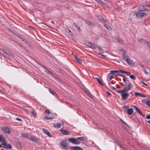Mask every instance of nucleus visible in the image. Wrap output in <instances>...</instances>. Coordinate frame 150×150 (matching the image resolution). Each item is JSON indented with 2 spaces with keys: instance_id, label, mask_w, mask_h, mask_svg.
I'll list each match as a JSON object with an SVG mask.
<instances>
[{
  "instance_id": "052dcab7",
  "label": "nucleus",
  "mask_w": 150,
  "mask_h": 150,
  "mask_svg": "<svg viewBox=\"0 0 150 150\" xmlns=\"http://www.w3.org/2000/svg\"><path fill=\"white\" fill-rule=\"evenodd\" d=\"M146 118L147 119H150V115H147L146 117Z\"/></svg>"
},
{
  "instance_id": "412c9836",
  "label": "nucleus",
  "mask_w": 150,
  "mask_h": 150,
  "mask_svg": "<svg viewBox=\"0 0 150 150\" xmlns=\"http://www.w3.org/2000/svg\"><path fill=\"white\" fill-rule=\"evenodd\" d=\"M0 142H2V144L3 145V146H6V144L5 142V139L4 137H3L1 140H0Z\"/></svg>"
},
{
  "instance_id": "338daca9",
  "label": "nucleus",
  "mask_w": 150,
  "mask_h": 150,
  "mask_svg": "<svg viewBox=\"0 0 150 150\" xmlns=\"http://www.w3.org/2000/svg\"><path fill=\"white\" fill-rule=\"evenodd\" d=\"M147 123L150 124V120L146 121Z\"/></svg>"
},
{
  "instance_id": "473e14b6",
  "label": "nucleus",
  "mask_w": 150,
  "mask_h": 150,
  "mask_svg": "<svg viewBox=\"0 0 150 150\" xmlns=\"http://www.w3.org/2000/svg\"><path fill=\"white\" fill-rule=\"evenodd\" d=\"M48 90L51 94L54 96L55 95V94H56V93L54 91L51 90L50 88L48 89Z\"/></svg>"
},
{
  "instance_id": "393cba45",
  "label": "nucleus",
  "mask_w": 150,
  "mask_h": 150,
  "mask_svg": "<svg viewBox=\"0 0 150 150\" xmlns=\"http://www.w3.org/2000/svg\"><path fill=\"white\" fill-rule=\"evenodd\" d=\"M3 147L6 149H10L11 148V145L10 144H6V146H3Z\"/></svg>"
},
{
  "instance_id": "c9c22d12",
  "label": "nucleus",
  "mask_w": 150,
  "mask_h": 150,
  "mask_svg": "<svg viewBox=\"0 0 150 150\" xmlns=\"http://www.w3.org/2000/svg\"><path fill=\"white\" fill-rule=\"evenodd\" d=\"M145 103L148 106L150 107V100H147L146 102H145Z\"/></svg>"
},
{
  "instance_id": "864d4df0",
  "label": "nucleus",
  "mask_w": 150,
  "mask_h": 150,
  "mask_svg": "<svg viewBox=\"0 0 150 150\" xmlns=\"http://www.w3.org/2000/svg\"><path fill=\"white\" fill-rule=\"evenodd\" d=\"M8 55L11 56V57H13V54H12L9 51H8Z\"/></svg>"
},
{
  "instance_id": "6e6d98bb",
  "label": "nucleus",
  "mask_w": 150,
  "mask_h": 150,
  "mask_svg": "<svg viewBox=\"0 0 150 150\" xmlns=\"http://www.w3.org/2000/svg\"><path fill=\"white\" fill-rule=\"evenodd\" d=\"M123 82L124 83H125L126 82V77H125V78H123Z\"/></svg>"
},
{
  "instance_id": "c756f323",
  "label": "nucleus",
  "mask_w": 150,
  "mask_h": 150,
  "mask_svg": "<svg viewBox=\"0 0 150 150\" xmlns=\"http://www.w3.org/2000/svg\"><path fill=\"white\" fill-rule=\"evenodd\" d=\"M21 136L25 138H28V136L27 134L25 133H22L21 134Z\"/></svg>"
},
{
  "instance_id": "3c124183",
  "label": "nucleus",
  "mask_w": 150,
  "mask_h": 150,
  "mask_svg": "<svg viewBox=\"0 0 150 150\" xmlns=\"http://www.w3.org/2000/svg\"><path fill=\"white\" fill-rule=\"evenodd\" d=\"M119 146L120 147V148H122V150H127L125 149L121 145H119Z\"/></svg>"
},
{
  "instance_id": "ddd939ff",
  "label": "nucleus",
  "mask_w": 150,
  "mask_h": 150,
  "mask_svg": "<svg viewBox=\"0 0 150 150\" xmlns=\"http://www.w3.org/2000/svg\"><path fill=\"white\" fill-rule=\"evenodd\" d=\"M61 145L64 148H66L67 146V144L65 140H63L61 143Z\"/></svg>"
},
{
  "instance_id": "8fccbe9b",
  "label": "nucleus",
  "mask_w": 150,
  "mask_h": 150,
  "mask_svg": "<svg viewBox=\"0 0 150 150\" xmlns=\"http://www.w3.org/2000/svg\"><path fill=\"white\" fill-rule=\"evenodd\" d=\"M116 91L118 93H124V91H123V90L121 91L117 90Z\"/></svg>"
},
{
  "instance_id": "4be33fe9",
  "label": "nucleus",
  "mask_w": 150,
  "mask_h": 150,
  "mask_svg": "<svg viewBox=\"0 0 150 150\" xmlns=\"http://www.w3.org/2000/svg\"><path fill=\"white\" fill-rule=\"evenodd\" d=\"M71 148L74 150H83L82 148L78 146H72Z\"/></svg>"
},
{
  "instance_id": "4c0bfd02",
  "label": "nucleus",
  "mask_w": 150,
  "mask_h": 150,
  "mask_svg": "<svg viewBox=\"0 0 150 150\" xmlns=\"http://www.w3.org/2000/svg\"><path fill=\"white\" fill-rule=\"evenodd\" d=\"M97 48L98 49L100 52H103V49L101 47H100L99 46H98L97 47Z\"/></svg>"
},
{
  "instance_id": "f257e3e1",
  "label": "nucleus",
  "mask_w": 150,
  "mask_h": 150,
  "mask_svg": "<svg viewBox=\"0 0 150 150\" xmlns=\"http://www.w3.org/2000/svg\"><path fill=\"white\" fill-rule=\"evenodd\" d=\"M142 11L138 10L136 13V16L137 18H140L146 15L145 13L143 12Z\"/></svg>"
},
{
  "instance_id": "79ce46f5",
  "label": "nucleus",
  "mask_w": 150,
  "mask_h": 150,
  "mask_svg": "<svg viewBox=\"0 0 150 150\" xmlns=\"http://www.w3.org/2000/svg\"><path fill=\"white\" fill-rule=\"evenodd\" d=\"M126 71H123L122 70H119V73H121L122 74H125Z\"/></svg>"
},
{
  "instance_id": "7ed1b4c3",
  "label": "nucleus",
  "mask_w": 150,
  "mask_h": 150,
  "mask_svg": "<svg viewBox=\"0 0 150 150\" xmlns=\"http://www.w3.org/2000/svg\"><path fill=\"white\" fill-rule=\"evenodd\" d=\"M132 87V85L129 82L127 86L126 87H124L123 90V91H124V93L127 92L129 90L131 89V88Z\"/></svg>"
},
{
  "instance_id": "4468645a",
  "label": "nucleus",
  "mask_w": 150,
  "mask_h": 150,
  "mask_svg": "<svg viewBox=\"0 0 150 150\" xmlns=\"http://www.w3.org/2000/svg\"><path fill=\"white\" fill-rule=\"evenodd\" d=\"M99 3L101 4V5L104 7H106L107 6V4L105 3H104L102 1L100 0H95Z\"/></svg>"
},
{
  "instance_id": "f03ea898",
  "label": "nucleus",
  "mask_w": 150,
  "mask_h": 150,
  "mask_svg": "<svg viewBox=\"0 0 150 150\" xmlns=\"http://www.w3.org/2000/svg\"><path fill=\"white\" fill-rule=\"evenodd\" d=\"M69 140L71 142L74 144H79L80 143V142L77 139L74 138H70L69 139Z\"/></svg>"
},
{
  "instance_id": "13d9d810",
  "label": "nucleus",
  "mask_w": 150,
  "mask_h": 150,
  "mask_svg": "<svg viewBox=\"0 0 150 150\" xmlns=\"http://www.w3.org/2000/svg\"><path fill=\"white\" fill-rule=\"evenodd\" d=\"M120 51L122 52H124V53H125V52H126L125 51V50L123 48H122V49H121L120 50Z\"/></svg>"
},
{
  "instance_id": "f3484780",
  "label": "nucleus",
  "mask_w": 150,
  "mask_h": 150,
  "mask_svg": "<svg viewBox=\"0 0 150 150\" xmlns=\"http://www.w3.org/2000/svg\"><path fill=\"white\" fill-rule=\"evenodd\" d=\"M133 112V109L132 108H130L128 109L127 110V113L128 115H131L132 114Z\"/></svg>"
},
{
  "instance_id": "423d86ee",
  "label": "nucleus",
  "mask_w": 150,
  "mask_h": 150,
  "mask_svg": "<svg viewBox=\"0 0 150 150\" xmlns=\"http://www.w3.org/2000/svg\"><path fill=\"white\" fill-rule=\"evenodd\" d=\"M121 95V98L124 100H126L129 96V94L126 92L122 93Z\"/></svg>"
},
{
  "instance_id": "0e129e2a",
  "label": "nucleus",
  "mask_w": 150,
  "mask_h": 150,
  "mask_svg": "<svg viewBox=\"0 0 150 150\" xmlns=\"http://www.w3.org/2000/svg\"><path fill=\"white\" fill-rule=\"evenodd\" d=\"M108 84H109V86L111 88H112V86L110 84V83H108Z\"/></svg>"
},
{
  "instance_id": "6e6552de",
  "label": "nucleus",
  "mask_w": 150,
  "mask_h": 150,
  "mask_svg": "<svg viewBox=\"0 0 150 150\" xmlns=\"http://www.w3.org/2000/svg\"><path fill=\"white\" fill-rule=\"evenodd\" d=\"M86 45L90 47V48L92 49L95 48V45L93 44L92 43L87 42H86Z\"/></svg>"
},
{
  "instance_id": "f8f14e48",
  "label": "nucleus",
  "mask_w": 150,
  "mask_h": 150,
  "mask_svg": "<svg viewBox=\"0 0 150 150\" xmlns=\"http://www.w3.org/2000/svg\"><path fill=\"white\" fill-rule=\"evenodd\" d=\"M42 129L44 133L46 134L49 137H52V135L50 134L49 132L47 130L44 128H42Z\"/></svg>"
},
{
  "instance_id": "20e7f679",
  "label": "nucleus",
  "mask_w": 150,
  "mask_h": 150,
  "mask_svg": "<svg viewBox=\"0 0 150 150\" xmlns=\"http://www.w3.org/2000/svg\"><path fill=\"white\" fill-rule=\"evenodd\" d=\"M138 41L140 42L146 44V45L150 48V42L145 41L142 39H138Z\"/></svg>"
},
{
  "instance_id": "e433bc0d",
  "label": "nucleus",
  "mask_w": 150,
  "mask_h": 150,
  "mask_svg": "<svg viewBox=\"0 0 150 150\" xmlns=\"http://www.w3.org/2000/svg\"><path fill=\"white\" fill-rule=\"evenodd\" d=\"M86 23L87 24L89 25H94L93 23L90 21H88Z\"/></svg>"
},
{
  "instance_id": "cd10ccee",
  "label": "nucleus",
  "mask_w": 150,
  "mask_h": 150,
  "mask_svg": "<svg viewBox=\"0 0 150 150\" xmlns=\"http://www.w3.org/2000/svg\"><path fill=\"white\" fill-rule=\"evenodd\" d=\"M53 127L55 128H60L61 127V124L60 123H57L56 124H55L53 125Z\"/></svg>"
},
{
  "instance_id": "6ab92c4d",
  "label": "nucleus",
  "mask_w": 150,
  "mask_h": 150,
  "mask_svg": "<svg viewBox=\"0 0 150 150\" xmlns=\"http://www.w3.org/2000/svg\"><path fill=\"white\" fill-rule=\"evenodd\" d=\"M53 118V117H50L49 115L48 114L44 117L43 119L45 120H51Z\"/></svg>"
},
{
  "instance_id": "5701e85b",
  "label": "nucleus",
  "mask_w": 150,
  "mask_h": 150,
  "mask_svg": "<svg viewBox=\"0 0 150 150\" xmlns=\"http://www.w3.org/2000/svg\"><path fill=\"white\" fill-rule=\"evenodd\" d=\"M98 18L100 20L103 21L104 22H106V20L104 18L101 16H99Z\"/></svg>"
},
{
  "instance_id": "39448f33",
  "label": "nucleus",
  "mask_w": 150,
  "mask_h": 150,
  "mask_svg": "<svg viewBox=\"0 0 150 150\" xmlns=\"http://www.w3.org/2000/svg\"><path fill=\"white\" fill-rule=\"evenodd\" d=\"M1 129L5 133L10 134L11 133V131L10 128L8 127H1Z\"/></svg>"
},
{
  "instance_id": "dca6fc26",
  "label": "nucleus",
  "mask_w": 150,
  "mask_h": 150,
  "mask_svg": "<svg viewBox=\"0 0 150 150\" xmlns=\"http://www.w3.org/2000/svg\"><path fill=\"white\" fill-rule=\"evenodd\" d=\"M122 57L123 59L126 61L129 58V57L128 55H126L125 53L123 54L122 55Z\"/></svg>"
},
{
  "instance_id": "f704fd0d",
  "label": "nucleus",
  "mask_w": 150,
  "mask_h": 150,
  "mask_svg": "<svg viewBox=\"0 0 150 150\" xmlns=\"http://www.w3.org/2000/svg\"><path fill=\"white\" fill-rule=\"evenodd\" d=\"M129 77L130 78H131V79L133 80H135L136 79V77L133 75H130Z\"/></svg>"
},
{
  "instance_id": "7c9ffc66",
  "label": "nucleus",
  "mask_w": 150,
  "mask_h": 150,
  "mask_svg": "<svg viewBox=\"0 0 150 150\" xmlns=\"http://www.w3.org/2000/svg\"><path fill=\"white\" fill-rule=\"evenodd\" d=\"M134 96H139L141 97H142L143 96V95L141 93L139 92H134Z\"/></svg>"
},
{
  "instance_id": "69168bd1",
  "label": "nucleus",
  "mask_w": 150,
  "mask_h": 150,
  "mask_svg": "<svg viewBox=\"0 0 150 150\" xmlns=\"http://www.w3.org/2000/svg\"><path fill=\"white\" fill-rule=\"evenodd\" d=\"M112 89L114 90H116V88H114V87H112V88H111Z\"/></svg>"
},
{
  "instance_id": "2f4dec72",
  "label": "nucleus",
  "mask_w": 150,
  "mask_h": 150,
  "mask_svg": "<svg viewBox=\"0 0 150 150\" xmlns=\"http://www.w3.org/2000/svg\"><path fill=\"white\" fill-rule=\"evenodd\" d=\"M17 145H18V146L20 148H22V146L21 142H18L17 143Z\"/></svg>"
},
{
  "instance_id": "a19ab883",
  "label": "nucleus",
  "mask_w": 150,
  "mask_h": 150,
  "mask_svg": "<svg viewBox=\"0 0 150 150\" xmlns=\"http://www.w3.org/2000/svg\"><path fill=\"white\" fill-rule=\"evenodd\" d=\"M31 113L34 117H36V116L37 113L35 111H31Z\"/></svg>"
},
{
  "instance_id": "0eeeda50",
  "label": "nucleus",
  "mask_w": 150,
  "mask_h": 150,
  "mask_svg": "<svg viewBox=\"0 0 150 150\" xmlns=\"http://www.w3.org/2000/svg\"><path fill=\"white\" fill-rule=\"evenodd\" d=\"M133 108H134V109L136 110V112L139 113L140 115H141L143 117H144L145 115L143 114L142 111L139 110L138 108L135 106H132Z\"/></svg>"
},
{
  "instance_id": "a878e982",
  "label": "nucleus",
  "mask_w": 150,
  "mask_h": 150,
  "mask_svg": "<svg viewBox=\"0 0 150 150\" xmlns=\"http://www.w3.org/2000/svg\"><path fill=\"white\" fill-rule=\"evenodd\" d=\"M95 79H96L97 81L102 86H103V84L101 82L99 78L96 77L95 78Z\"/></svg>"
},
{
  "instance_id": "72a5a7b5",
  "label": "nucleus",
  "mask_w": 150,
  "mask_h": 150,
  "mask_svg": "<svg viewBox=\"0 0 150 150\" xmlns=\"http://www.w3.org/2000/svg\"><path fill=\"white\" fill-rule=\"evenodd\" d=\"M119 70H111L110 71V72L112 74H114V73H119Z\"/></svg>"
},
{
  "instance_id": "bb28decb",
  "label": "nucleus",
  "mask_w": 150,
  "mask_h": 150,
  "mask_svg": "<svg viewBox=\"0 0 150 150\" xmlns=\"http://www.w3.org/2000/svg\"><path fill=\"white\" fill-rule=\"evenodd\" d=\"M104 27L107 29L109 30H112V28L106 24H104Z\"/></svg>"
},
{
  "instance_id": "a211bd4d",
  "label": "nucleus",
  "mask_w": 150,
  "mask_h": 150,
  "mask_svg": "<svg viewBox=\"0 0 150 150\" xmlns=\"http://www.w3.org/2000/svg\"><path fill=\"white\" fill-rule=\"evenodd\" d=\"M73 24L75 26V27L78 30L79 32H80L81 31L80 28L78 25V24H77L76 23L74 22Z\"/></svg>"
},
{
  "instance_id": "4d7b16f0",
  "label": "nucleus",
  "mask_w": 150,
  "mask_h": 150,
  "mask_svg": "<svg viewBox=\"0 0 150 150\" xmlns=\"http://www.w3.org/2000/svg\"><path fill=\"white\" fill-rule=\"evenodd\" d=\"M142 84H143L144 85H145L146 86H148V84L146 83H145L143 81H142Z\"/></svg>"
},
{
  "instance_id": "603ef678",
  "label": "nucleus",
  "mask_w": 150,
  "mask_h": 150,
  "mask_svg": "<svg viewBox=\"0 0 150 150\" xmlns=\"http://www.w3.org/2000/svg\"><path fill=\"white\" fill-rule=\"evenodd\" d=\"M143 71H144V73H145V74H148V72L144 69H143Z\"/></svg>"
},
{
  "instance_id": "aec40b11",
  "label": "nucleus",
  "mask_w": 150,
  "mask_h": 150,
  "mask_svg": "<svg viewBox=\"0 0 150 150\" xmlns=\"http://www.w3.org/2000/svg\"><path fill=\"white\" fill-rule=\"evenodd\" d=\"M77 139H79L80 140L87 142V139L86 138L84 137H77Z\"/></svg>"
},
{
  "instance_id": "49530a36",
  "label": "nucleus",
  "mask_w": 150,
  "mask_h": 150,
  "mask_svg": "<svg viewBox=\"0 0 150 150\" xmlns=\"http://www.w3.org/2000/svg\"><path fill=\"white\" fill-rule=\"evenodd\" d=\"M125 74L126 75H127V76H130V75L131 74V73L130 72L126 71V73Z\"/></svg>"
},
{
  "instance_id": "5fc2aeb1",
  "label": "nucleus",
  "mask_w": 150,
  "mask_h": 150,
  "mask_svg": "<svg viewBox=\"0 0 150 150\" xmlns=\"http://www.w3.org/2000/svg\"><path fill=\"white\" fill-rule=\"evenodd\" d=\"M110 74L109 75V80H110L113 78V77L112 75H110Z\"/></svg>"
},
{
  "instance_id": "37998d69",
  "label": "nucleus",
  "mask_w": 150,
  "mask_h": 150,
  "mask_svg": "<svg viewBox=\"0 0 150 150\" xmlns=\"http://www.w3.org/2000/svg\"><path fill=\"white\" fill-rule=\"evenodd\" d=\"M45 112L48 114H49L50 113V111L48 109H47L45 110Z\"/></svg>"
},
{
  "instance_id": "c85d7f7f",
  "label": "nucleus",
  "mask_w": 150,
  "mask_h": 150,
  "mask_svg": "<svg viewBox=\"0 0 150 150\" xmlns=\"http://www.w3.org/2000/svg\"><path fill=\"white\" fill-rule=\"evenodd\" d=\"M0 54L4 56H6L7 53H6L3 50L0 49Z\"/></svg>"
},
{
  "instance_id": "de8ad7c7",
  "label": "nucleus",
  "mask_w": 150,
  "mask_h": 150,
  "mask_svg": "<svg viewBox=\"0 0 150 150\" xmlns=\"http://www.w3.org/2000/svg\"><path fill=\"white\" fill-rule=\"evenodd\" d=\"M113 39H115L116 40H118V39H119V37L117 36L116 35H114V37H113Z\"/></svg>"
},
{
  "instance_id": "b1692460",
  "label": "nucleus",
  "mask_w": 150,
  "mask_h": 150,
  "mask_svg": "<svg viewBox=\"0 0 150 150\" xmlns=\"http://www.w3.org/2000/svg\"><path fill=\"white\" fill-rule=\"evenodd\" d=\"M126 62L128 64L130 65H132L133 63V61L129 58L128 59Z\"/></svg>"
},
{
  "instance_id": "58836bf2",
  "label": "nucleus",
  "mask_w": 150,
  "mask_h": 150,
  "mask_svg": "<svg viewBox=\"0 0 150 150\" xmlns=\"http://www.w3.org/2000/svg\"><path fill=\"white\" fill-rule=\"evenodd\" d=\"M123 108L124 109L125 112H127V110H128V107L126 106H123Z\"/></svg>"
},
{
  "instance_id": "2eb2a0df",
  "label": "nucleus",
  "mask_w": 150,
  "mask_h": 150,
  "mask_svg": "<svg viewBox=\"0 0 150 150\" xmlns=\"http://www.w3.org/2000/svg\"><path fill=\"white\" fill-rule=\"evenodd\" d=\"M73 55L74 57L75 60L79 64H81L82 63L81 60L78 58L77 55L75 54H74Z\"/></svg>"
},
{
  "instance_id": "1a4fd4ad",
  "label": "nucleus",
  "mask_w": 150,
  "mask_h": 150,
  "mask_svg": "<svg viewBox=\"0 0 150 150\" xmlns=\"http://www.w3.org/2000/svg\"><path fill=\"white\" fill-rule=\"evenodd\" d=\"M60 131L62 134L64 135L69 134H70V132L68 130H64L61 129Z\"/></svg>"
},
{
  "instance_id": "9d476101",
  "label": "nucleus",
  "mask_w": 150,
  "mask_h": 150,
  "mask_svg": "<svg viewBox=\"0 0 150 150\" xmlns=\"http://www.w3.org/2000/svg\"><path fill=\"white\" fill-rule=\"evenodd\" d=\"M139 11H149V10L145 8L144 6L143 5H141L140 6H139Z\"/></svg>"
},
{
  "instance_id": "e2e57ef3",
  "label": "nucleus",
  "mask_w": 150,
  "mask_h": 150,
  "mask_svg": "<svg viewBox=\"0 0 150 150\" xmlns=\"http://www.w3.org/2000/svg\"><path fill=\"white\" fill-rule=\"evenodd\" d=\"M119 42H120V43H122L123 42V41L122 39H120L119 40Z\"/></svg>"
},
{
  "instance_id": "ea45409f",
  "label": "nucleus",
  "mask_w": 150,
  "mask_h": 150,
  "mask_svg": "<svg viewBox=\"0 0 150 150\" xmlns=\"http://www.w3.org/2000/svg\"><path fill=\"white\" fill-rule=\"evenodd\" d=\"M116 75H119L120 76L123 77V78L126 77V76L125 75L120 73H117Z\"/></svg>"
},
{
  "instance_id": "bf43d9fd",
  "label": "nucleus",
  "mask_w": 150,
  "mask_h": 150,
  "mask_svg": "<svg viewBox=\"0 0 150 150\" xmlns=\"http://www.w3.org/2000/svg\"><path fill=\"white\" fill-rule=\"evenodd\" d=\"M120 121L122 122H123L125 125H126L128 126V125H127V124L125 122H124L122 120H120Z\"/></svg>"
},
{
  "instance_id": "c03bdc74",
  "label": "nucleus",
  "mask_w": 150,
  "mask_h": 150,
  "mask_svg": "<svg viewBox=\"0 0 150 150\" xmlns=\"http://www.w3.org/2000/svg\"><path fill=\"white\" fill-rule=\"evenodd\" d=\"M46 72L47 74H50L52 75V72L50 71L48 69L46 70Z\"/></svg>"
},
{
  "instance_id": "9b49d317",
  "label": "nucleus",
  "mask_w": 150,
  "mask_h": 150,
  "mask_svg": "<svg viewBox=\"0 0 150 150\" xmlns=\"http://www.w3.org/2000/svg\"><path fill=\"white\" fill-rule=\"evenodd\" d=\"M28 140L33 142H35L36 143H37L38 139L35 136L31 137L28 139Z\"/></svg>"
},
{
  "instance_id": "680f3d73",
  "label": "nucleus",
  "mask_w": 150,
  "mask_h": 150,
  "mask_svg": "<svg viewBox=\"0 0 150 150\" xmlns=\"http://www.w3.org/2000/svg\"><path fill=\"white\" fill-rule=\"evenodd\" d=\"M16 120H18V121H22V120H21V119H20L19 118H16Z\"/></svg>"
},
{
  "instance_id": "09e8293b",
  "label": "nucleus",
  "mask_w": 150,
  "mask_h": 150,
  "mask_svg": "<svg viewBox=\"0 0 150 150\" xmlns=\"http://www.w3.org/2000/svg\"><path fill=\"white\" fill-rule=\"evenodd\" d=\"M66 31L69 34L71 32V30L69 29H67L66 30Z\"/></svg>"
},
{
  "instance_id": "774afa93",
  "label": "nucleus",
  "mask_w": 150,
  "mask_h": 150,
  "mask_svg": "<svg viewBox=\"0 0 150 150\" xmlns=\"http://www.w3.org/2000/svg\"><path fill=\"white\" fill-rule=\"evenodd\" d=\"M51 23L53 24H54V22L53 21H51Z\"/></svg>"
},
{
  "instance_id": "a18cd8bd",
  "label": "nucleus",
  "mask_w": 150,
  "mask_h": 150,
  "mask_svg": "<svg viewBox=\"0 0 150 150\" xmlns=\"http://www.w3.org/2000/svg\"><path fill=\"white\" fill-rule=\"evenodd\" d=\"M106 94L109 97H110L111 96V94L108 91H107Z\"/></svg>"
}]
</instances>
